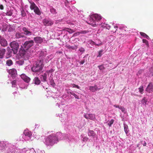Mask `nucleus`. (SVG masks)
Masks as SVG:
<instances>
[{
	"label": "nucleus",
	"mask_w": 153,
	"mask_h": 153,
	"mask_svg": "<svg viewBox=\"0 0 153 153\" xmlns=\"http://www.w3.org/2000/svg\"><path fill=\"white\" fill-rule=\"evenodd\" d=\"M54 136L53 134H52L46 137L45 143L46 145L52 146L57 143L56 140L57 139Z\"/></svg>",
	"instance_id": "obj_1"
},
{
	"label": "nucleus",
	"mask_w": 153,
	"mask_h": 153,
	"mask_svg": "<svg viewBox=\"0 0 153 153\" xmlns=\"http://www.w3.org/2000/svg\"><path fill=\"white\" fill-rule=\"evenodd\" d=\"M101 19V16L97 14H94L91 16L88 23L93 26H96L98 25L97 23V22L100 21Z\"/></svg>",
	"instance_id": "obj_2"
},
{
	"label": "nucleus",
	"mask_w": 153,
	"mask_h": 153,
	"mask_svg": "<svg viewBox=\"0 0 153 153\" xmlns=\"http://www.w3.org/2000/svg\"><path fill=\"white\" fill-rule=\"evenodd\" d=\"M43 60H40L36 62V64L32 67V71L34 72L40 71L42 69L43 67Z\"/></svg>",
	"instance_id": "obj_3"
},
{
	"label": "nucleus",
	"mask_w": 153,
	"mask_h": 153,
	"mask_svg": "<svg viewBox=\"0 0 153 153\" xmlns=\"http://www.w3.org/2000/svg\"><path fill=\"white\" fill-rule=\"evenodd\" d=\"M10 46L14 54H16L18 52L19 48V45L18 43L15 41H13L10 44Z\"/></svg>",
	"instance_id": "obj_4"
},
{
	"label": "nucleus",
	"mask_w": 153,
	"mask_h": 153,
	"mask_svg": "<svg viewBox=\"0 0 153 153\" xmlns=\"http://www.w3.org/2000/svg\"><path fill=\"white\" fill-rule=\"evenodd\" d=\"M30 8L31 10H33L34 12L38 15L41 14V12L39 8L33 2H30Z\"/></svg>",
	"instance_id": "obj_5"
},
{
	"label": "nucleus",
	"mask_w": 153,
	"mask_h": 153,
	"mask_svg": "<svg viewBox=\"0 0 153 153\" xmlns=\"http://www.w3.org/2000/svg\"><path fill=\"white\" fill-rule=\"evenodd\" d=\"M33 40H31L26 41L24 43L22 47L24 49L26 50H28L30 47L33 45Z\"/></svg>",
	"instance_id": "obj_6"
},
{
	"label": "nucleus",
	"mask_w": 153,
	"mask_h": 153,
	"mask_svg": "<svg viewBox=\"0 0 153 153\" xmlns=\"http://www.w3.org/2000/svg\"><path fill=\"white\" fill-rule=\"evenodd\" d=\"M57 142H58L59 140H61L63 137V134L61 132H57L56 133H53Z\"/></svg>",
	"instance_id": "obj_7"
},
{
	"label": "nucleus",
	"mask_w": 153,
	"mask_h": 153,
	"mask_svg": "<svg viewBox=\"0 0 153 153\" xmlns=\"http://www.w3.org/2000/svg\"><path fill=\"white\" fill-rule=\"evenodd\" d=\"M9 74L13 78L15 77L17 75V72L16 70L14 68L10 69L8 71Z\"/></svg>",
	"instance_id": "obj_8"
},
{
	"label": "nucleus",
	"mask_w": 153,
	"mask_h": 153,
	"mask_svg": "<svg viewBox=\"0 0 153 153\" xmlns=\"http://www.w3.org/2000/svg\"><path fill=\"white\" fill-rule=\"evenodd\" d=\"M84 117L86 119H89L93 120L95 119V115L93 114H86L84 115Z\"/></svg>",
	"instance_id": "obj_9"
},
{
	"label": "nucleus",
	"mask_w": 153,
	"mask_h": 153,
	"mask_svg": "<svg viewBox=\"0 0 153 153\" xmlns=\"http://www.w3.org/2000/svg\"><path fill=\"white\" fill-rule=\"evenodd\" d=\"M0 44L4 47H5L7 45V43L6 40L0 36Z\"/></svg>",
	"instance_id": "obj_10"
},
{
	"label": "nucleus",
	"mask_w": 153,
	"mask_h": 153,
	"mask_svg": "<svg viewBox=\"0 0 153 153\" xmlns=\"http://www.w3.org/2000/svg\"><path fill=\"white\" fill-rule=\"evenodd\" d=\"M7 52L6 54V58L8 59L12 56L13 51L9 47L7 48Z\"/></svg>",
	"instance_id": "obj_11"
},
{
	"label": "nucleus",
	"mask_w": 153,
	"mask_h": 153,
	"mask_svg": "<svg viewBox=\"0 0 153 153\" xmlns=\"http://www.w3.org/2000/svg\"><path fill=\"white\" fill-rule=\"evenodd\" d=\"M43 22L45 26H51L53 22L51 20L47 19H44L43 21Z\"/></svg>",
	"instance_id": "obj_12"
},
{
	"label": "nucleus",
	"mask_w": 153,
	"mask_h": 153,
	"mask_svg": "<svg viewBox=\"0 0 153 153\" xmlns=\"http://www.w3.org/2000/svg\"><path fill=\"white\" fill-rule=\"evenodd\" d=\"M22 30L26 36H30L32 34V32L28 30V29L25 27H23Z\"/></svg>",
	"instance_id": "obj_13"
},
{
	"label": "nucleus",
	"mask_w": 153,
	"mask_h": 153,
	"mask_svg": "<svg viewBox=\"0 0 153 153\" xmlns=\"http://www.w3.org/2000/svg\"><path fill=\"white\" fill-rule=\"evenodd\" d=\"M21 77L25 82L27 83L29 82L30 80V79L29 77L24 74H21Z\"/></svg>",
	"instance_id": "obj_14"
},
{
	"label": "nucleus",
	"mask_w": 153,
	"mask_h": 153,
	"mask_svg": "<svg viewBox=\"0 0 153 153\" xmlns=\"http://www.w3.org/2000/svg\"><path fill=\"white\" fill-rule=\"evenodd\" d=\"M146 91L149 93L153 91V85L151 83H149L146 89Z\"/></svg>",
	"instance_id": "obj_15"
},
{
	"label": "nucleus",
	"mask_w": 153,
	"mask_h": 153,
	"mask_svg": "<svg viewBox=\"0 0 153 153\" xmlns=\"http://www.w3.org/2000/svg\"><path fill=\"white\" fill-rule=\"evenodd\" d=\"M34 40L36 43L41 44L43 42V39L40 37H36L34 38Z\"/></svg>",
	"instance_id": "obj_16"
},
{
	"label": "nucleus",
	"mask_w": 153,
	"mask_h": 153,
	"mask_svg": "<svg viewBox=\"0 0 153 153\" xmlns=\"http://www.w3.org/2000/svg\"><path fill=\"white\" fill-rule=\"evenodd\" d=\"M89 90L93 92H94L97 90H99L100 88H98L97 85H95L94 86H90Z\"/></svg>",
	"instance_id": "obj_17"
},
{
	"label": "nucleus",
	"mask_w": 153,
	"mask_h": 153,
	"mask_svg": "<svg viewBox=\"0 0 153 153\" xmlns=\"http://www.w3.org/2000/svg\"><path fill=\"white\" fill-rule=\"evenodd\" d=\"M6 50L5 49L2 48L0 50V59H2L4 57Z\"/></svg>",
	"instance_id": "obj_18"
},
{
	"label": "nucleus",
	"mask_w": 153,
	"mask_h": 153,
	"mask_svg": "<svg viewBox=\"0 0 153 153\" xmlns=\"http://www.w3.org/2000/svg\"><path fill=\"white\" fill-rule=\"evenodd\" d=\"M24 37V35L22 33L18 32L16 33L15 34V38L16 39H19L21 38H23Z\"/></svg>",
	"instance_id": "obj_19"
},
{
	"label": "nucleus",
	"mask_w": 153,
	"mask_h": 153,
	"mask_svg": "<svg viewBox=\"0 0 153 153\" xmlns=\"http://www.w3.org/2000/svg\"><path fill=\"white\" fill-rule=\"evenodd\" d=\"M47 74L46 73H44L41 76L40 78L42 80L43 82L46 81Z\"/></svg>",
	"instance_id": "obj_20"
},
{
	"label": "nucleus",
	"mask_w": 153,
	"mask_h": 153,
	"mask_svg": "<svg viewBox=\"0 0 153 153\" xmlns=\"http://www.w3.org/2000/svg\"><path fill=\"white\" fill-rule=\"evenodd\" d=\"M65 47L69 49H73V50H75L77 48V47L76 46H72L70 45H66L65 46Z\"/></svg>",
	"instance_id": "obj_21"
},
{
	"label": "nucleus",
	"mask_w": 153,
	"mask_h": 153,
	"mask_svg": "<svg viewBox=\"0 0 153 153\" xmlns=\"http://www.w3.org/2000/svg\"><path fill=\"white\" fill-rule=\"evenodd\" d=\"M34 83L36 85H39L40 83V81L38 77H35L33 79Z\"/></svg>",
	"instance_id": "obj_22"
},
{
	"label": "nucleus",
	"mask_w": 153,
	"mask_h": 153,
	"mask_svg": "<svg viewBox=\"0 0 153 153\" xmlns=\"http://www.w3.org/2000/svg\"><path fill=\"white\" fill-rule=\"evenodd\" d=\"M88 135L89 136H92L93 137L95 136V134L94 131L92 130H89L88 132Z\"/></svg>",
	"instance_id": "obj_23"
},
{
	"label": "nucleus",
	"mask_w": 153,
	"mask_h": 153,
	"mask_svg": "<svg viewBox=\"0 0 153 153\" xmlns=\"http://www.w3.org/2000/svg\"><path fill=\"white\" fill-rule=\"evenodd\" d=\"M148 101V100L146 99V97H144L142 100L141 102L144 105H146L147 104V102Z\"/></svg>",
	"instance_id": "obj_24"
},
{
	"label": "nucleus",
	"mask_w": 153,
	"mask_h": 153,
	"mask_svg": "<svg viewBox=\"0 0 153 153\" xmlns=\"http://www.w3.org/2000/svg\"><path fill=\"white\" fill-rule=\"evenodd\" d=\"M90 32V31L88 30H85L78 32H77V33H78V35H79L80 34H85L89 33Z\"/></svg>",
	"instance_id": "obj_25"
},
{
	"label": "nucleus",
	"mask_w": 153,
	"mask_h": 153,
	"mask_svg": "<svg viewBox=\"0 0 153 153\" xmlns=\"http://www.w3.org/2000/svg\"><path fill=\"white\" fill-rule=\"evenodd\" d=\"M6 64L8 66H10L13 64L12 61L11 59L7 60L6 62Z\"/></svg>",
	"instance_id": "obj_26"
},
{
	"label": "nucleus",
	"mask_w": 153,
	"mask_h": 153,
	"mask_svg": "<svg viewBox=\"0 0 153 153\" xmlns=\"http://www.w3.org/2000/svg\"><path fill=\"white\" fill-rule=\"evenodd\" d=\"M23 48V50H21L19 51V53L20 54V56H24L25 55L26 52L25 51L26 50L24 49V48Z\"/></svg>",
	"instance_id": "obj_27"
},
{
	"label": "nucleus",
	"mask_w": 153,
	"mask_h": 153,
	"mask_svg": "<svg viewBox=\"0 0 153 153\" xmlns=\"http://www.w3.org/2000/svg\"><path fill=\"white\" fill-rule=\"evenodd\" d=\"M24 133L26 136H27L29 137L32 136V133L30 131H25Z\"/></svg>",
	"instance_id": "obj_28"
},
{
	"label": "nucleus",
	"mask_w": 153,
	"mask_h": 153,
	"mask_svg": "<svg viewBox=\"0 0 153 153\" xmlns=\"http://www.w3.org/2000/svg\"><path fill=\"white\" fill-rule=\"evenodd\" d=\"M140 34L142 36H143L144 37L146 38L147 39H148L149 38V36L144 33L140 32Z\"/></svg>",
	"instance_id": "obj_29"
},
{
	"label": "nucleus",
	"mask_w": 153,
	"mask_h": 153,
	"mask_svg": "<svg viewBox=\"0 0 153 153\" xmlns=\"http://www.w3.org/2000/svg\"><path fill=\"white\" fill-rule=\"evenodd\" d=\"M124 129L125 133L127 134L128 131V126L127 125L124 124Z\"/></svg>",
	"instance_id": "obj_30"
},
{
	"label": "nucleus",
	"mask_w": 153,
	"mask_h": 153,
	"mask_svg": "<svg viewBox=\"0 0 153 153\" xmlns=\"http://www.w3.org/2000/svg\"><path fill=\"white\" fill-rule=\"evenodd\" d=\"M5 14L7 16H11L13 14V12L11 10H10L7 11Z\"/></svg>",
	"instance_id": "obj_31"
},
{
	"label": "nucleus",
	"mask_w": 153,
	"mask_h": 153,
	"mask_svg": "<svg viewBox=\"0 0 153 153\" xmlns=\"http://www.w3.org/2000/svg\"><path fill=\"white\" fill-rule=\"evenodd\" d=\"M142 40H143V43H145L146 44V45L147 47H149V45L148 42L145 39H143Z\"/></svg>",
	"instance_id": "obj_32"
},
{
	"label": "nucleus",
	"mask_w": 153,
	"mask_h": 153,
	"mask_svg": "<svg viewBox=\"0 0 153 153\" xmlns=\"http://www.w3.org/2000/svg\"><path fill=\"white\" fill-rule=\"evenodd\" d=\"M139 92L141 94H143V87L142 86H141L139 88Z\"/></svg>",
	"instance_id": "obj_33"
},
{
	"label": "nucleus",
	"mask_w": 153,
	"mask_h": 153,
	"mask_svg": "<svg viewBox=\"0 0 153 153\" xmlns=\"http://www.w3.org/2000/svg\"><path fill=\"white\" fill-rule=\"evenodd\" d=\"M21 15L22 17H25L26 15V14L23 9L21 10Z\"/></svg>",
	"instance_id": "obj_34"
},
{
	"label": "nucleus",
	"mask_w": 153,
	"mask_h": 153,
	"mask_svg": "<svg viewBox=\"0 0 153 153\" xmlns=\"http://www.w3.org/2000/svg\"><path fill=\"white\" fill-rule=\"evenodd\" d=\"M51 12L53 14H55L56 13V10L54 8L52 7L50 9Z\"/></svg>",
	"instance_id": "obj_35"
},
{
	"label": "nucleus",
	"mask_w": 153,
	"mask_h": 153,
	"mask_svg": "<svg viewBox=\"0 0 153 153\" xmlns=\"http://www.w3.org/2000/svg\"><path fill=\"white\" fill-rule=\"evenodd\" d=\"M98 67L100 71H103L105 69L103 65H99L98 66Z\"/></svg>",
	"instance_id": "obj_36"
},
{
	"label": "nucleus",
	"mask_w": 153,
	"mask_h": 153,
	"mask_svg": "<svg viewBox=\"0 0 153 153\" xmlns=\"http://www.w3.org/2000/svg\"><path fill=\"white\" fill-rule=\"evenodd\" d=\"M114 120L113 119L111 120L108 123V125H109V126L111 127V125L114 122Z\"/></svg>",
	"instance_id": "obj_37"
},
{
	"label": "nucleus",
	"mask_w": 153,
	"mask_h": 153,
	"mask_svg": "<svg viewBox=\"0 0 153 153\" xmlns=\"http://www.w3.org/2000/svg\"><path fill=\"white\" fill-rule=\"evenodd\" d=\"M16 81H17V80H14L11 83L12 85L14 86V87H15V85H16Z\"/></svg>",
	"instance_id": "obj_38"
},
{
	"label": "nucleus",
	"mask_w": 153,
	"mask_h": 153,
	"mask_svg": "<svg viewBox=\"0 0 153 153\" xmlns=\"http://www.w3.org/2000/svg\"><path fill=\"white\" fill-rule=\"evenodd\" d=\"M50 84L53 87H54L55 85V83L54 82L53 79H52L51 80Z\"/></svg>",
	"instance_id": "obj_39"
},
{
	"label": "nucleus",
	"mask_w": 153,
	"mask_h": 153,
	"mask_svg": "<svg viewBox=\"0 0 153 153\" xmlns=\"http://www.w3.org/2000/svg\"><path fill=\"white\" fill-rule=\"evenodd\" d=\"M102 52H103V50H101L99 52L98 55L97 56V57H101L102 55Z\"/></svg>",
	"instance_id": "obj_40"
},
{
	"label": "nucleus",
	"mask_w": 153,
	"mask_h": 153,
	"mask_svg": "<svg viewBox=\"0 0 153 153\" xmlns=\"http://www.w3.org/2000/svg\"><path fill=\"white\" fill-rule=\"evenodd\" d=\"M88 43L92 45H94L95 42L92 40H89L88 41Z\"/></svg>",
	"instance_id": "obj_41"
},
{
	"label": "nucleus",
	"mask_w": 153,
	"mask_h": 153,
	"mask_svg": "<svg viewBox=\"0 0 153 153\" xmlns=\"http://www.w3.org/2000/svg\"><path fill=\"white\" fill-rule=\"evenodd\" d=\"M73 88H74V87L76 88H77L78 89H79L80 88L79 87L78 85H75V84H73Z\"/></svg>",
	"instance_id": "obj_42"
},
{
	"label": "nucleus",
	"mask_w": 153,
	"mask_h": 153,
	"mask_svg": "<svg viewBox=\"0 0 153 153\" xmlns=\"http://www.w3.org/2000/svg\"><path fill=\"white\" fill-rule=\"evenodd\" d=\"M120 109L123 112H124L125 111V108L123 107V106L121 107Z\"/></svg>",
	"instance_id": "obj_43"
},
{
	"label": "nucleus",
	"mask_w": 153,
	"mask_h": 153,
	"mask_svg": "<svg viewBox=\"0 0 153 153\" xmlns=\"http://www.w3.org/2000/svg\"><path fill=\"white\" fill-rule=\"evenodd\" d=\"M79 51L80 52H84V51H85V49L84 48H80L79 49Z\"/></svg>",
	"instance_id": "obj_44"
},
{
	"label": "nucleus",
	"mask_w": 153,
	"mask_h": 153,
	"mask_svg": "<svg viewBox=\"0 0 153 153\" xmlns=\"http://www.w3.org/2000/svg\"><path fill=\"white\" fill-rule=\"evenodd\" d=\"M73 95L75 97V98L77 99H79V97L76 94H75L74 93Z\"/></svg>",
	"instance_id": "obj_45"
},
{
	"label": "nucleus",
	"mask_w": 153,
	"mask_h": 153,
	"mask_svg": "<svg viewBox=\"0 0 153 153\" xmlns=\"http://www.w3.org/2000/svg\"><path fill=\"white\" fill-rule=\"evenodd\" d=\"M88 139V138L87 137H85L83 139V140L84 141H87Z\"/></svg>",
	"instance_id": "obj_46"
},
{
	"label": "nucleus",
	"mask_w": 153,
	"mask_h": 153,
	"mask_svg": "<svg viewBox=\"0 0 153 153\" xmlns=\"http://www.w3.org/2000/svg\"><path fill=\"white\" fill-rule=\"evenodd\" d=\"M111 27L109 25H108L106 24V28L108 29V30H109L110 28Z\"/></svg>",
	"instance_id": "obj_47"
},
{
	"label": "nucleus",
	"mask_w": 153,
	"mask_h": 153,
	"mask_svg": "<svg viewBox=\"0 0 153 153\" xmlns=\"http://www.w3.org/2000/svg\"><path fill=\"white\" fill-rule=\"evenodd\" d=\"M18 63L20 65H22L23 64V63H22V61H19L18 62Z\"/></svg>",
	"instance_id": "obj_48"
},
{
	"label": "nucleus",
	"mask_w": 153,
	"mask_h": 153,
	"mask_svg": "<svg viewBox=\"0 0 153 153\" xmlns=\"http://www.w3.org/2000/svg\"><path fill=\"white\" fill-rule=\"evenodd\" d=\"M85 62V60H82L81 61H80L79 63L81 65H82Z\"/></svg>",
	"instance_id": "obj_49"
},
{
	"label": "nucleus",
	"mask_w": 153,
	"mask_h": 153,
	"mask_svg": "<svg viewBox=\"0 0 153 153\" xmlns=\"http://www.w3.org/2000/svg\"><path fill=\"white\" fill-rule=\"evenodd\" d=\"M0 9L2 10L4 9V6L3 5L0 4Z\"/></svg>",
	"instance_id": "obj_50"
},
{
	"label": "nucleus",
	"mask_w": 153,
	"mask_h": 153,
	"mask_svg": "<svg viewBox=\"0 0 153 153\" xmlns=\"http://www.w3.org/2000/svg\"><path fill=\"white\" fill-rule=\"evenodd\" d=\"M143 71V70L142 69H140L138 71V73L140 74H141L142 72Z\"/></svg>",
	"instance_id": "obj_51"
},
{
	"label": "nucleus",
	"mask_w": 153,
	"mask_h": 153,
	"mask_svg": "<svg viewBox=\"0 0 153 153\" xmlns=\"http://www.w3.org/2000/svg\"><path fill=\"white\" fill-rule=\"evenodd\" d=\"M102 27H105L106 28V24L104 23L103 24V25H102Z\"/></svg>",
	"instance_id": "obj_52"
},
{
	"label": "nucleus",
	"mask_w": 153,
	"mask_h": 153,
	"mask_svg": "<svg viewBox=\"0 0 153 153\" xmlns=\"http://www.w3.org/2000/svg\"><path fill=\"white\" fill-rule=\"evenodd\" d=\"M102 43H100L99 44H96L95 43V44H94L95 45H96L97 46H99L101 45H102Z\"/></svg>",
	"instance_id": "obj_53"
},
{
	"label": "nucleus",
	"mask_w": 153,
	"mask_h": 153,
	"mask_svg": "<svg viewBox=\"0 0 153 153\" xmlns=\"http://www.w3.org/2000/svg\"><path fill=\"white\" fill-rule=\"evenodd\" d=\"M114 28L116 29V30L114 32H115L117 30V29L118 28V27L117 26H114Z\"/></svg>",
	"instance_id": "obj_54"
},
{
	"label": "nucleus",
	"mask_w": 153,
	"mask_h": 153,
	"mask_svg": "<svg viewBox=\"0 0 153 153\" xmlns=\"http://www.w3.org/2000/svg\"><path fill=\"white\" fill-rule=\"evenodd\" d=\"M69 31H68L69 32L72 33L73 32V30L71 29H69Z\"/></svg>",
	"instance_id": "obj_55"
},
{
	"label": "nucleus",
	"mask_w": 153,
	"mask_h": 153,
	"mask_svg": "<svg viewBox=\"0 0 153 153\" xmlns=\"http://www.w3.org/2000/svg\"><path fill=\"white\" fill-rule=\"evenodd\" d=\"M114 107H115V108H118V105H114Z\"/></svg>",
	"instance_id": "obj_56"
},
{
	"label": "nucleus",
	"mask_w": 153,
	"mask_h": 153,
	"mask_svg": "<svg viewBox=\"0 0 153 153\" xmlns=\"http://www.w3.org/2000/svg\"><path fill=\"white\" fill-rule=\"evenodd\" d=\"M146 143L145 142H144V143L143 144V145L144 146H146Z\"/></svg>",
	"instance_id": "obj_57"
},
{
	"label": "nucleus",
	"mask_w": 153,
	"mask_h": 153,
	"mask_svg": "<svg viewBox=\"0 0 153 153\" xmlns=\"http://www.w3.org/2000/svg\"><path fill=\"white\" fill-rule=\"evenodd\" d=\"M74 92H70V94L71 95H74Z\"/></svg>",
	"instance_id": "obj_58"
},
{
	"label": "nucleus",
	"mask_w": 153,
	"mask_h": 153,
	"mask_svg": "<svg viewBox=\"0 0 153 153\" xmlns=\"http://www.w3.org/2000/svg\"><path fill=\"white\" fill-rule=\"evenodd\" d=\"M122 106L121 105H118V108L120 109Z\"/></svg>",
	"instance_id": "obj_59"
},
{
	"label": "nucleus",
	"mask_w": 153,
	"mask_h": 153,
	"mask_svg": "<svg viewBox=\"0 0 153 153\" xmlns=\"http://www.w3.org/2000/svg\"><path fill=\"white\" fill-rule=\"evenodd\" d=\"M139 144H138V145H137V147H139Z\"/></svg>",
	"instance_id": "obj_60"
},
{
	"label": "nucleus",
	"mask_w": 153,
	"mask_h": 153,
	"mask_svg": "<svg viewBox=\"0 0 153 153\" xmlns=\"http://www.w3.org/2000/svg\"><path fill=\"white\" fill-rule=\"evenodd\" d=\"M59 53H62V52H59Z\"/></svg>",
	"instance_id": "obj_61"
}]
</instances>
